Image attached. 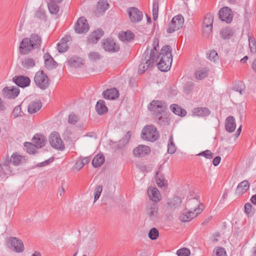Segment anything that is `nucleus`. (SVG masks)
Listing matches in <instances>:
<instances>
[{"mask_svg": "<svg viewBox=\"0 0 256 256\" xmlns=\"http://www.w3.org/2000/svg\"><path fill=\"white\" fill-rule=\"evenodd\" d=\"M159 40L154 38L152 41V48H146L142 54L141 62L138 67V73L143 74L147 70L152 68L156 64L162 72H168L170 68L172 60V50L170 46L165 45L161 48L158 55Z\"/></svg>", "mask_w": 256, "mask_h": 256, "instance_id": "obj_1", "label": "nucleus"}, {"mask_svg": "<svg viewBox=\"0 0 256 256\" xmlns=\"http://www.w3.org/2000/svg\"><path fill=\"white\" fill-rule=\"evenodd\" d=\"M42 38L38 34H32L29 38H24L20 42L19 52L21 54L26 55L34 50H39L42 44Z\"/></svg>", "mask_w": 256, "mask_h": 256, "instance_id": "obj_2", "label": "nucleus"}, {"mask_svg": "<svg viewBox=\"0 0 256 256\" xmlns=\"http://www.w3.org/2000/svg\"><path fill=\"white\" fill-rule=\"evenodd\" d=\"M142 138L146 140L154 142L160 138L159 132L152 124L145 126L142 132Z\"/></svg>", "mask_w": 256, "mask_h": 256, "instance_id": "obj_3", "label": "nucleus"}, {"mask_svg": "<svg viewBox=\"0 0 256 256\" xmlns=\"http://www.w3.org/2000/svg\"><path fill=\"white\" fill-rule=\"evenodd\" d=\"M34 81L36 85L42 90L48 88L50 81L47 75L42 70L38 71L35 74Z\"/></svg>", "mask_w": 256, "mask_h": 256, "instance_id": "obj_4", "label": "nucleus"}, {"mask_svg": "<svg viewBox=\"0 0 256 256\" xmlns=\"http://www.w3.org/2000/svg\"><path fill=\"white\" fill-rule=\"evenodd\" d=\"M184 21V18L181 14H178L174 16L168 24L166 32L168 34H172L180 29L183 26Z\"/></svg>", "mask_w": 256, "mask_h": 256, "instance_id": "obj_5", "label": "nucleus"}, {"mask_svg": "<svg viewBox=\"0 0 256 256\" xmlns=\"http://www.w3.org/2000/svg\"><path fill=\"white\" fill-rule=\"evenodd\" d=\"M49 142L54 148L62 151L65 148L64 144L60 134L56 132H52L49 136Z\"/></svg>", "mask_w": 256, "mask_h": 256, "instance_id": "obj_6", "label": "nucleus"}, {"mask_svg": "<svg viewBox=\"0 0 256 256\" xmlns=\"http://www.w3.org/2000/svg\"><path fill=\"white\" fill-rule=\"evenodd\" d=\"M186 208L195 212L197 214H200L204 208V204L200 202L199 198H190L186 203Z\"/></svg>", "mask_w": 256, "mask_h": 256, "instance_id": "obj_7", "label": "nucleus"}, {"mask_svg": "<svg viewBox=\"0 0 256 256\" xmlns=\"http://www.w3.org/2000/svg\"><path fill=\"white\" fill-rule=\"evenodd\" d=\"M148 108L156 114L158 112H165L168 109V104L163 100H153L148 104Z\"/></svg>", "mask_w": 256, "mask_h": 256, "instance_id": "obj_8", "label": "nucleus"}, {"mask_svg": "<svg viewBox=\"0 0 256 256\" xmlns=\"http://www.w3.org/2000/svg\"><path fill=\"white\" fill-rule=\"evenodd\" d=\"M214 16L211 14H207L204 20L202 23V32L206 36H208L212 32Z\"/></svg>", "mask_w": 256, "mask_h": 256, "instance_id": "obj_9", "label": "nucleus"}, {"mask_svg": "<svg viewBox=\"0 0 256 256\" xmlns=\"http://www.w3.org/2000/svg\"><path fill=\"white\" fill-rule=\"evenodd\" d=\"M103 48L109 52H116L120 50V46L111 38L104 39L102 42Z\"/></svg>", "mask_w": 256, "mask_h": 256, "instance_id": "obj_10", "label": "nucleus"}, {"mask_svg": "<svg viewBox=\"0 0 256 256\" xmlns=\"http://www.w3.org/2000/svg\"><path fill=\"white\" fill-rule=\"evenodd\" d=\"M127 12L130 20L132 23L140 22L143 18V14L141 11L135 7H130L128 8Z\"/></svg>", "mask_w": 256, "mask_h": 256, "instance_id": "obj_11", "label": "nucleus"}, {"mask_svg": "<svg viewBox=\"0 0 256 256\" xmlns=\"http://www.w3.org/2000/svg\"><path fill=\"white\" fill-rule=\"evenodd\" d=\"M89 29V25L86 18L84 16L79 18L74 26L76 32L78 34L86 33Z\"/></svg>", "mask_w": 256, "mask_h": 256, "instance_id": "obj_12", "label": "nucleus"}, {"mask_svg": "<svg viewBox=\"0 0 256 256\" xmlns=\"http://www.w3.org/2000/svg\"><path fill=\"white\" fill-rule=\"evenodd\" d=\"M220 18L223 22L226 23H230L233 18V14L231 9L228 7L224 6L220 9L218 12Z\"/></svg>", "mask_w": 256, "mask_h": 256, "instance_id": "obj_13", "label": "nucleus"}, {"mask_svg": "<svg viewBox=\"0 0 256 256\" xmlns=\"http://www.w3.org/2000/svg\"><path fill=\"white\" fill-rule=\"evenodd\" d=\"M8 243L10 244V247L16 252H22L24 250L22 242L15 237H10L8 239Z\"/></svg>", "mask_w": 256, "mask_h": 256, "instance_id": "obj_14", "label": "nucleus"}, {"mask_svg": "<svg viewBox=\"0 0 256 256\" xmlns=\"http://www.w3.org/2000/svg\"><path fill=\"white\" fill-rule=\"evenodd\" d=\"M2 92L6 98H15L20 94V89L16 86H6L3 88Z\"/></svg>", "mask_w": 256, "mask_h": 256, "instance_id": "obj_15", "label": "nucleus"}, {"mask_svg": "<svg viewBox=\"0 0 256 256\" xmlns=\"http://www.w3.org/2000/svg\"><path fill=\"white\" fill-rule=\"evenodd\" d=\"M132 136V132L128 131L124 136L118 142H112V148L116 150L122 148L130 141Z\"/></svg>", "mask_w": 256, "mask_h": 256, "instance_id": "obj_16", "label": "nucleus"}, {"mask_svg": "<svg viewBox=\"0 0 256 256\" xmlns=\"http://www.w3.org/2000/svg\"><path fill=\"white\" fill-rule=\"evenodd\" d=\"M150 152V149L148 146L138 145L133 150V154L137 158L144 157L148 155Z\"/></svg>", "mask_w": 256, "mask_h": 256, "instance_id": "obj_17", "label": "nucleus"}, {"mask_svg": "<svg viewBox=\"0 0 256 256\" xmlns=\"http://www.w3.org/2000/svg\"><path fill=\"white\" fill-rule=\"evenodd\" d=\"M12 80L18 86L21 88L27 87L30 83V78L24 76H16L13 78Z\"/></svg>", "mask_w": 256, "mask_h": 256, "instance_id": "obj_18", "label": "nucleus"}, {"mask_svg": "<svg viewBox=\"0 0 256 256\" xmlns=\"http://www.w3.org/2000/svg\"><path fill=\"white\" fill-rule=\"evenodd\" d=\"M104 34V32L102 30L97 29L88 36L87 42L88 44H96Z\"/></svg>", "mask_w": 256, "mask_h": 256, "instance_id": "obj_19", "label": "nucleus"}, {"mask_svg": "<svg viewBox=\"0 0 256 256\" xmlns=\"http://www.w3.org/2000/svg\"><path fill=\"white\" fill-rule=\"evenodd\" d=\"M104 98L109 100H114L119 96L118 90L116 88H112L105 90L102 92Z\"/></svg>", "mask_w": 256, "mask_h": 256, "instance_id": "obj_20", "label": "nucleus"}, {"mask_svg": "<svg viewBox=\"0 0 256 256\" xmlns=\"http://www.w3.org/2000/svg\"><path fill=\"white\" fill-rule=\"evenodd\" d=\"M109 7V4L106 0H100L98 2L95 14L97 16L102 15Z\"/></svg>", "mask_w": 256, "mask_h": 256, "instance_id": "obj_21", "label": "nucleus"}, {"mask_svg": "<svg viewBox=\"0 0 256 256\" xmlns=\"http://www.w3.org/2000/svg\"><path fill=\"white\" fill-rule=\"evenodd\" d=\"M148 194L150 200L153 202H157L161 199L160 192L156 188L150 187L148 190Z\"/></svg>", "mask_w": 256, "mask_h": 256, "instance_id": "obj_22", "label": "nucleus"}, {"mask_svg": "<svg viewBox=\"0 0 256 256\" xmlns=\"http://www.w3.org/2000/svg\"><path fill=\"white\" fill-rule=\"evenodd\" d=\"M236 128V123L234 118L230 116L226 118L225 122V129L228 132H233Z\"/></svg>", "mask_w": 256, "mask_h": 256, "instance_id": "obj_23", "label": "nucleus"}, {"mask_svg": "<svg viewBox=\"0 0 256 256\" xmlns=\"http://www.w3.org/2000/svg\"><path fill=\"white\" fill-rule=\"evenodd\" d=\"M44 60L45 66L47 69L50 70L55 68L58 66V64L55 62L50 54L46 52L44 54Z\"/></svg>", "mask_w": 256, "mask_h": 256, "instance_id": "obj_24", "label": "nucleus"}, {"mask_svg": "<svg viewBox=\"0 0 256 256\" xmlns=\"http://www.w3.org/2000/svg\"><path fill=\"white\" fill-rule=\"evenodd\" d=\"M42 102L40 100L31 102L28 106V112L30 114H35L40 110Z\"/></svg>", "mask_w": 256, "mask_h": 256, "instance_id": "obj_25", "label": "nucleus"}, {"mask_svg": "<svg viewBox=\"0 0 256 256\" xmlns=\"http://www.w3.org/2000/svg\"><path fill=\"white\" fill-rule=\"evenodd\" d=\"M164 112H158L156 114V120L158 124L160 126H168L170 124V119L166 116H162V114Z\"/></svg>", "mask_w": 256, "mask_h": 256, "instance_id": "obj_26", "label": "nucleus"}, {"mask_svg": "<svg viewBox=\"0 0 256 256\" xmlns=\"http://www.w3.org/2000/svg\"><path fill=\"white\" fill-rule=\"evenodd\" d=\"M46 142V138L42 134H36L32 138V142L36 146V148L43 147Z\"/></svg>", "mask_w": 256, "mask_h": 256, "instance_id": "obj_27", "label": "nucleus"}, {"mask_svg": "<svg viewBox=\"0 0 256 256\" xmlns=\"http://www.w3.org/2000/svg\"><path fill=\"white\" fill-rule=\"evenodd\" d=\"M118 38L121 41L130 42L134 38V34L130 30L122 31L118 34Z\"/></svg>", "mask_w": 256, "mask_h": 256, "instance_id": "obj_28", "label": "nucleus"}, {"mask_svg": "<svg viewBox=\"0 0 256 256\" xmlns=\"http://www.w3.org/2000/svg\"><path fill=\"white\" fill-rule=\"evenodd\" d=\"M170 109L175 114L180 116H184L187 114L186 111L184 109L182 108L176 104H171L170 106Z\"/></svg>", "mask_w": 256, "mask_h": 256, "instance_id": "obj_29", "label": "nucleus"}, {"mask_svg": "<svg viewBox=\"0 0 256 256\" xmlns=\"http://www.w3.org/2000/svg\"><path fill=\"white\" fill-rule=\"evenodd\" d=\"M192 112L194 116L200 117H205L208 116L210 113V110L206 108L201 107L194 108Z\"/></svg>", "mask_w": 256, "mask_h": 256, "instance_id": "obj_30", "label": "nucleus"}, {"mask_svg": "<svg viewBox=\"0 0 256 256\" xmlns=\"http://www.w3.org/2000/svg\"><path fill=\"white\" fill-rule=\"evenodd\" d=\"M146 214L152 220H154L158 216V207L156 204H153L146 209Z\"/></svg>", "mask_w": 256, "mask_h": 256, "instance_id": "obj_31", "label": "nucleus"}, {"mask_svg": "<svg viewBox=\"0 0 256 256\" xmlns=\"http://www.w3.org/2000/svg\"><path fill=\"white\" fill-rule=\"evenodd\" d=\"M96 110L100 115H102L108 111V108L106 106L104 101L102 100L98 101L96 106Z\"/></svg>", "mask_w": 256, "mask_h": 256, "instance_id": "obj_32", "label": "nucleus"}, {"mask_svg": "<svg viewBox=\"0 0 256 256\" xmlns=\"http://www.w3.org/2000/svg\"><path fill=\"white\" fill-rule=\"evenodd\" d=\"M198 214L193 211L190 210L186 213L182 214L180 216V219L183 222H188L196 218Z\"/></svg>", "mask_w": 256, "mask_h": 256, "instance_id": "obj_33", "label": "nucleus"}, {"mask_svg": "<svg viewBox=\"0 0 256 256\" xmlns=\"http://www.w3.org/2000/svg\"><path fill=\"white\" fill-rule=\"evenodd\" d=\"M208 70L206 68H200L196 70L194 74V76L196 80H202L207 77Z\"/></svg>", "mask_w": 256, "mask_h": 256, "instance_id": "obj_34", "label": "nucleus"}, {"mask_svg": "<svg viewBox=\"0 0 256 256\" xmlns=\"http://www.w3.org/2000/svg\"><path fill=\"white\" fill-rule=\"evenodd\" d=\"M68 64L70 66L80 67L83 64V60L78 57H72L68 60Z\"/></svg>", "mask_w": 256, "mask_h": 256, "instance_id": "obj_35", "label": "nucleus"}, {"mask_svg": "<svg viewBox=\"0 0 256 256\" xmlns=\"http://www.w3.org/2000/svg\"><path fill=\"white\" fill-rule=\"evenodd\" d=\"M234 34L232 30L228 27L222 29L220 32V35L224 40L230 39Z\"/></svg>", "mask_w": 256, "mask_h": 256, "instance_id": "obj_36", "label": "nucleus"}, {"mask_svg": "<svg viewBox=\"0 0 256 256\" xmlns=\"http://www.w3.org/2000/svg\"><path fill=\"white\" fill-rule=\"evenodd\" d=\"M104 162V157L103 155L98 154L92 160V164L94 168L100 166Z\"/></svg>", "mask_w": 256, "mask_h": 256, "instance_id": "obj_37", "label": "nucleus"}, {"mask_svg": "<svg viewBox=\"0 0 256 256\" xmlns=\"http://www.w3.org/2000/svg\"><path fill=\"white\" fill-rule=\"evenodd\" d=\"M249 187L248 182L244 180L238 184L236 190L239 194H244L249 188Z\"/></svg>", "mask_w": 256, "mask_h": 256, "instance_id": "obj_38", "label": "nucleus"}, {"mask_svg": "<svg viewBox=\"0 0 256 256\" xmlns=\"http://www.w3.org/2000/svg\"><path fill=\"white\" fill-rule=\"evenodd\" d=\"M36 62L34 58H26L22 62V66L26 69H29L35 66Z\"/></svg>", "mask_w": 256, "mask_h": 256, "instance_id": "obj_39", "label": "nucleus"}, {"mask_svg": "<svg viewBox=\"0 0 256 256\" xmlns=\"http://www.w3.org/2000/svg\"><path fill=\"white\" fill-rule=\"evenodd\" d=\"M182 200L179 196H174L168 202V204L170 208H178L180 206Z\"/></svg>", "mask_w": 256, "mask_h": 256, "instance_id": "obj_40", "label": "nucleus"}, {"mask_svg": "<svg viewBox=\"0 0 256 256\" xmlns=\"http://www.w3.org/2000/svg\"><path fill=\"white\" fill-rule=\"evenodd\" d=\"M22 158V156L19 155L17 152H14L11 156V158L10 160V162L11 164H12L15 166H18L20 164Z\"/></svg>", "mask_w": 256, "mask_h": 256, "instance_id": "obj_41", "label": "nucleus"}, {"mask_svg": "<svg viewBox=\"0 0 256 256\" xmlns=\"http://www.w3.org/2000/svg\"><path fill=\"white\" fill-rule=\"evenodd\" d=\"M176 146L173 140V136L171 135L169 138L168 143V152L172 154L176 151Z\"/></svg>", "mask_w": 256, "mask_h": 256, "instance_id": "obj_42", "label": "nucleus"}, {"mask_svg": "<svg viewBox=\"0 0 256 256\" xmlns=\"http://www.w3.org/2000/svg\"><path fill=\"white\" fill-rule=\"evenodd\" d=\"M248 38L250 52L254 54L256 52V42L255 39L254 37L250 34H248Z\"/></svg>", "mask_w": 256, "mask_h": 256, "instance_id": "obj_43", "label": "nucleus"}, {"mask_svg": "<svg viewBox=\"0 0 256 256\" xmlns=\"http://www.w3.org/2000/svg\"><path fill=\"white\" fill-rule=\"evenodd\" d=\"M10 159L8 158L6 159L4 162L2 164V172L5 174H10L12 172L10 164Z\"/></svg>", "mask_w": 256, "mask_h": 256, "instance_id": "obj_44", "label": "nucleus"}, {"mask_svg": "<svg viewBox=\"0 0 256 256\" xmlns=\"http://www.w3.org/2000/svg\"><path fill=\"white\" fill-rule=\"evenodd\" d=\"M24 146L26 147L28 152L29 154H34L36 152V146L33 142H25L24 143Z\"/></svg>", "mask_w": 256, "mask_h": 256, "instance_id": "obj_45", "label": "nucleus"}, {"mask_svg": "<svg viewBox=\"0 0 256 256\" xmlns=\"http://www.w3.org/2000/svg\"><path fill=\"white\" fill-rule=\"evenodd\" d=\"M158 2L154 0L152 4V16L154 20H156L158 18Z\"/></svg>", "mask_w": 256, "mask_h": 256, "instance_id": "obj_46", "label": "nucleus"}, {"mask_svg": "<svg viewBox=\"0 0 256 256\" xmlns=\"http://www.w3.org/2000/svg\"><path fill=\"white\" fill-rule=\"evenodd\" d=\"M159 236L158 230L155 228H151L148 234V238L152 240H155L158 238Z\"/></svg>", "mask_w": 256, "mask_h": 256, "instance_id": "obj_47", "label": "nucleus"}, {"mask_svg": "<svg viewBox=\"0 0 256 256\" xmlns=\"http://www.w3.org/2000/svg\"><path fill=\"white\" fill-rule=\"evenodd\" d=\"M48 5L50 12L51 14H56L58 12L59 10V8L58 6L56 4V3L52 2V3H48Z\"/></svg>", "mask_w": 256, "mask_h": 256, "instance_id": "obj_48", "label": "nucleus"}, {"mask_svg": "<svg viewBox=\"0 0 256 256\" xmlns=\"http://www.w3.org/2000/svg\"><path fill=\"white\" fill-rule=\"evenodd\" d=\"M155 180L158 186L162 188L164 184V178L162 176H160L159 173L157 172L155 176Z\"/></svg>", "mask_w": 256, "mask_h": 256, "instance_id": "obj_49", "label": "nucleus"}, {"mask_svg": "<svg viewBox=\"0 0 256 256\" xmlns=\"http://www.w3.org/2000/svg\"><path fill=\"white\" fill-rule=\"evenodd\" d=\"M213 256H227L226 251L224 248L218 247L214 250Z\"/></svg>", "mask_w": 256, "mask_h": 256, "instance_id": "obj_50", "label": "nucleus"}, {"mask_svg": "<svg viewBox=\"0 0 256 256\" xmlns=\"http://www.w3.org/2000/svg\"><path fill=\"white\" fill-rule=\"evenodd\" d=\"M102 190V184H99L96 188L94 192V202H96L99 198Z\"/></svg>", "mask_w": 256, "mask_h": 256, "instance_id": "obj_51", "label": "nucleus"}, {"mask_svg": "<svg viewBox=\"0 0 256 256\" xmlns=\"http://www.w3.org/2000/svg\"><path fill=\"white\" fill-rule=\"evenodd\" d=\"M244 208V212L248 215H252L254 212V208H252V204L249 202L245 204Z\"/></svg>", "mask_w": 256, "mask_h": 256, "instance_id": "obj_52", "label": "nucleus"}, {"mask_svg": "<svg viewBox=\"0 0 256 256\" xmlns=\"http://www.w3.org/2000/svg\"><path fill=\"white\" fill-rule=\"evenodd\" d=\"M78 121L79 118L75 114L72 112L70 114L68 118V122L69 124H75Z\"/></svg>", "mask_w": 256, "mask_h": 256, "instance_id": "obj_53", "label": "nucleus"}, {"mask_svg": "<svg viewBox=\"0 0 256 256\" xmlns=\"http://www.w3.org/2000/svg\"><path fill=\"white\" fill-rule=\"evenodd\" d=\"M190 253V250L186 248L179 249L176 252L178 256H189Z\"/></svg>", "mask_w": 256, "mask_h": 256, "instance_id": "obj_54", "label": "nucleus"}, {"mask_svg": "<svg viewBox=\"0 0 256 256\" xmlns=\"http://www.w3.org/2000/svg\"><path fill=\"white\" fill-rule=\"evenodd\" d=\"M68 48L67 44H66L65 42H60L58 44V50L60 52H64L68 50Z\"/></svg>", "mask_w": 256, "mask_h": 256, "instance_id": "obj_55", "label": "nucleus"}, {"mask_svg": "<svg viewBox=\"0 0 256 256\" xmlns=\"http://www.w3.org/2000/svg\"><path fill=\"white\" fill-rule=\"evenodd\" d=\"M197 156H203L208 159H211L213 158L214 154L210 150H206L199 153Z\"/></svg>", "mask_w": 256, "mask_h": 256, "instance_id": "obj_56", "label": "nucleus"}, {"mask_svg": "<svg viewBox=\"0 0 256 256\" xmlns=\"http://www.w3.org/2000/svg\"><path fill=\"white\" fill-rule=\"evenodd\" d=\"M22 112L21 111V106L20 105L16 106L12 111V114L14 118L21 116H22Z\"/></svg>", "mask_w": 256, "mask_h": 256, "instance_id": "obj_57", "label": "nucleus"}, {"mask_svg": "<svg viewBox=\"0 0 256 256\" xmlns=\"http://www.w3.org/2000/svg\"><path fill=\"white\" fill-rule=\"evenodd\" d=\"M35 17L42 21H46V15L44 12L42 11H37L35 14Z\"/></svg>", "mask_w": 256, "mask_h": 256, "instance_id": "obj_58", "label": "nucleus"}, {"mask_svg": "<svg viewBox=\"0 0 256 256\" xmlns=\"http://www.w3.org/2000/svg\"><path fill=\"white\" fill-rule=\"evenodd\" d=\"M88 58L92 60H96L101 58L100 54L96 52H90L88 54Z\"/></svg>", "mask_w": 256, "mask_h": 256, "instance_id": "obj_59", "label": "nucleus"}, {"mask_svg": "<svg viewBox=\"0 0 256 256\" xmlns=\"http://www.w3.org/2000/svg\"><path fill=\"white\" fill-rule=\"evenodd\" d=\"M208 58L211 61L215 62L218 58V53L215 50H212L208 54Z\"/></svg>", "mask_w": 256, "mask_h": 256, "instance_id": "obj_60", "label": "nucleus"}, {"mask_svg": "<svg viewBox=\"0 0 256 256\" xmlns=\"http://www.w3.org/2000/svg\"><path fill=\"white\" fill-rule=\"evenodd\" d=\"M194 85V84L192 82H188L184 86V90L188 92H190L192 90Z\"/></svg>", "mask_w": 256, "mask_h": 256, "instance_id": "obj_61", "label": "nucleus"}, {"mask_svg": "<svg viewBox=\"0 0 256 256\" xmlns=\"http://www.w3.org/2000/svg\"><path fill=\"white\" fill-rule=\"evenodd\" d=\"M54 160L53 158H50L48 160H45L44 162H40L37 164V166L42 167L50 163Z\"/></svg>", "mask_w": 256, "mask_h": 256, "instance_id": "obj_62", "label": "nucleus"}, {"mask_svg": "<svg viewBox=\"0 0 256 256\" xmlns=\"http://www.w3.org/2000/svg\"><path fill=\"white\" fill-rule=\"evenodd\" d=\"M242 84L240 83V84H236L232 88V90L234 91L237 92H240V94H242V88H241Z\"/></svg>", "mask_w": 256, "mask_h": 256, "instance_id": "obj_63", "label": "nucleus"}, {"mask_svg": "<svg viewBox=\"0 0 256 256\" xmlns=\"http://www.w3.org/2000/svg\"><path fill=\"white\" fill-rule=\"evenodd\" d=\"M84 166V164H82L81 160H78L74 164V167L76 169L80 170Z\"/></svg>", "mask_w": 256, "mask_h": 256, "instance_id": "obj_64", "label": "nucleus"}]
</instances>
